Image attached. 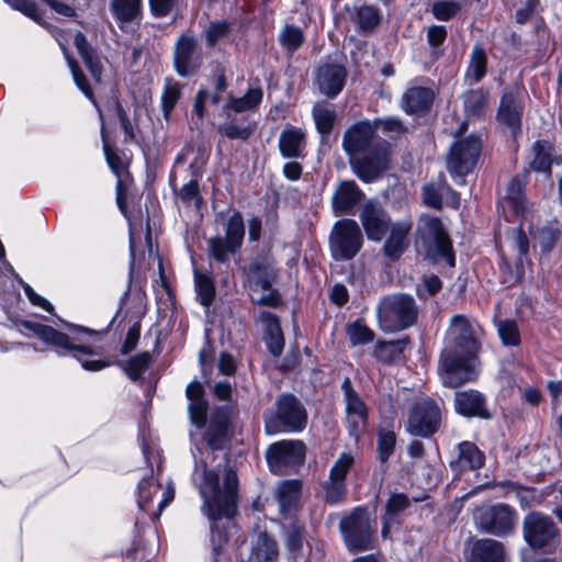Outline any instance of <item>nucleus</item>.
Wrapping results in <instances>:
<instances>
[{"mask_svg":"<svg viewBox=\"0 0 562 562\" xmlns=\"http://www.w3.org/2000/svg\"><path fill=\"white\" fill-rule=\"evenodd\" d=\"M339 529L349 551H364L372 547L374 528L367 508H353L341 518Z\"/></svg>","mask_w":562,"mask_h":562,"instance_id":"nucleus-7","label":"nucleus"},{"mask_svg":"<svg viewBox=\"0 0 562 562\" xmlns=\"http://www.w3.org/2000/svg\"><path fill=\"white\" fill-rule=\"evenodd\" d=\"M396 436L393 431H380L378 438V452L381 462H386L394 452Z\"/></svg>","mask_w":562,"mask_h":562,"instance_id":"nucleus-61","label":"nucleus"},{"mask_svg":"<svg viewBox=\"0 0 562 562\" xmlns=\"http://www.w3.org/2000/svg\"><path fill=\"white\" fill-rule=\"evenodd\" d=\"M347 334L352 346L366 345L374 339L373 330L360 321L349 324Z\"/></svg>","mask_w":562,"mask_h":562,"instance_id":"nucleus-52","label":"nucleus"},{"mask_svg":"<svg viewBox=\"0 0 562 562\" xmlns=\"http://www.w3.org/2000/svg\"><path fill=\"white\" fill-rule=\"evenodd\" d=\"M195 288L202 305L209 306L215 295L214 284L210 277L195 272Z\"/></svg>","mask_w":562,"mask_h":562,"instance_id":"nucleus-57","label":"nucleus"},{"mask_svg":"<svg viewBox=\"0 0 562 562\" xmlns=\"http://www.w3.org/2000/svg\"><path fill=\"white\" fill-rule=\"evenodd\" d=\"M453 404L456 412L464 417H480L483 419L491 417L485 396L476 390L456 392Z\"/></svg>","mask_w":562,"mask_h":562,"instance_id":"nucleus-25","label":"nucleus"},{"mask_svg":"<svg viewBox=\"0 0 562 562\" xmlns=\"http://www.w3.org/2000/svg\"><path fill=\"white\" fill-rule=\"evenodd\" d=\"M441 423L440 405L430 397H422L411 407L405 429L412 436L429 438L440 429Z\"/></svg>","mask_w":562,"mask_h":562,"instance_id":"nucleus-12","label":"nucleus"},{"mask_svg":"<svg viewBox=\"0 0 562 562\" xmlns=\"http://www.w3.org/2000/svg\"><path fill=\"white\" fill-rule=\"evenodd\" d=\"M22 326L32 331L40 340L58 355H71L81 363L87 371H100L110 366L103 360H87L85 356L98 355V351L88 345L86 337L95 334L93 329L72 324H66L69 333H61L52 326L32 321H23Z\"/></svg>","mask_w":562,"mask_h":562,"instance_id":"nucleus-4","label":"nucleus"},{"mask_svg":"<svg viewBox=\"0 0 562 562\" xmlns=\"http://www.w3.org/2000/svg\"><path fill=\"white\" fill-rule=\"evenodd\" d=\"M240 274L244 288L255 293L259 290H270L278 279L279 271L274 258L266 251L241 266Z\"/></svg>","mask_w":562,"mask_h":562,"instance_id":"nucleus-14","label":"nucleus"},{"mask_svg":"<svg viewBox=\"0 0 562 562\" xmlns=\"http://www.w3.org/2000/svg\"><path fill=\"white\" fill-rule=\"evenodd\" d=\"M376 316L383 331H401L415 325L418 317V306L412 295L394 293L379 301Z\"/></svg>","mask_w":562,"mask_h":562,"instance_id":"nucleus-5","label":"nucleus"},{"mask_svg":"<svg viewBox=\"0 0 562 562\" xmlns=\"http://www.w3.org/2000/svg\"><path fill=\"white\" fill-rule=\"evenodd\" d=\"M229 24L226 21H217L210 24L205 31L206 43L214 46L221 38L227 35Z\"/></svg>","mask_w":562,"mask_h":562,"instance_id":"nucleus-62","label":"nucleus"},{"mask_svg":"<svg viewBox=\"0 0 562 562\" xmlns=\"http://www.w3.org/2000/svg\"><path fill=\"white\" fill-rule=\"evenodd\" d=\"M461 10V3L448 0L437 1L431 7L434 16L439 21H449L454 18Z\"/></svg>","mask_w":562,"mask_h":562,"instance_id":"nucleus-59","label":"nucleus"},{"mask_svg":"<svg viewBox=\"0 0 562 562\" xmlns=\"http://www.w3.org/2000/svg\"><path fill=\"white\" fill-rule=\"evenodd\" d=\"M501 282L509 288L515 285L524 276L522 262L517 261L513 267L504 256L499 262Z\"/></svg>","mask_w":562,"mask_h":562,"instance_id":"nucleus-51","label":"nucleus"},{"mask_svg":"<svg viewBox=\"0 0 562 562\" xmlns=\"http://www.w3.org/2000/svg\"><path fill=\"white\" fill-rule=\"evenodd\" d=\"M482 328L475 319L456 314L449 321L439 369L446 386L456 389L479 375L476 355L481 349Z\"/></svg>","mask_w":562,"mask_h":562,"instance_id":"nucleus-1","label":"nucleus"},{"mask_svg":"<svg viewBox=\"0 0 562 562\" xmlns=\"http://www.w3.org/2000/svg\"><path fill=\"white\" fill-rule=\"evenodd\" d=\"M403 350L402 341H379L374 346V356L383 362H392Z\"/></svg>","mask_w":562,"mask_h":562,"instance_id":"nucleus-56","label":"nucleus"},{"mask_svg":"<svg viewBox=\"0 0 562 562\" xmlns=\"http://www.w3.org/2000/svg\"><path fill=\"white\" fill-rule=\"evenodd\" d=\"M359 218L368 239L373 241H381L392 226L387 212L374 200L363 204Z\"/></svg>","mask_w":562,"mask_h":562,"instance_id":"nucleus-21","label":"nucleus"},{"mask_svg":"<svg viewBox=\"0 0 562 562\" xmlns=\"http://www.w3.org/2000/svg\"><path fill=\"white\" fill-rule=\"evenodd\" d=\"M553 155L554 146L551 142L546 139L535 142L530 148V169L550 176L552 171Z\"/></svg>","mask_w":562,"mask_h":562,"instance_id":"nucleus-34","label":"nucleus"},{"mask_svg":"<svg viewBox=\"0 0 562 562\" xmlns=\"http://www.w3.org/2000/svg\"><path fill=\"white\" fill-rule=\"evenodd\" d=\"M301 491V483L295 480L282 482L276 492L280 512L285 515L296 505Z\"/></svg>","mask_w":562,"mask_h":562,"instance_id":"nucleus-42","label":"nucleus"},{"mask_svg":"<svg viewBox=\"0 0 562 562\" xmlns=\"http://www.w3.org/2000/svg\"><path fill=\"white\" fill-rule=\"evenodd\" d=\"M465 562H510L503 542L492 538L474 540L465 551Z\"/></svg>","mask_w":562,"mask_h":562,"instance_id":"nucleus-23","label":"nucleus"},{"mask_svg":"<svg viewBox=\"0 0 562 562\" xmlns=\"http://www.w3.org/2000/svg\"><path fill=\"white\" fill-rule=\"evenodd\" d=\"M224 236H215L207 240L211 258L218 263H226L229 257L238 252L245 238L244 217L239 211H234L224 225Z\"/></svg>","mask_w":562,"mask_h":562,"instance_id":"nucleus-8","label":"nucleus"},{"mask_svg":"<svg viewBox=\"0 0 562 562\" xmlns=\"http://www.w3.org/2000/svg\"><path fill=\"white\" fill-rule=\"evenodd\" d=\"M412 501L403 493L391 494L385 506L382 536L387 537L391 527L398 524L401 516L411 507Z\"/></svg>","mask_w":562,"mask_h":562,"instance_id":"nucleus-38","label":"nucleus"},{"mask_svg":"<svg viewBox=\"0 0 562 562\" xmlns=\"http://www.w3.org/2000/svg\"><path fill=\"white\" fill-rule=\"evenodd\" d=\"M513 247L517 251V261L522 262V257L529 251V239L521 227L513 231Z\"/></svg>","mask_w":562,"mask_h":562,"instance_id":"nucleus-63","label":"nucleus"},{"mask_svg":"<svg viewBox=\"0 0 562 562\" xmlns=\"http://www.w3.org/2000/svg\"><path fill=\"white\" fill-rule=\"evenodd\" d=\"M160 484L157 483L153 476L144 477L137 486V504L142 510L147 509V504L150 503L153 495L157 493Z\"/></svg>","mask_w":562,"mask_h":562,"instance_id":"nucleus-55","label":"nucleus"},{"mask_svg":"<svg viewBox=\"0 0 562 562\" xmlns=\"http://www.w3.org/2000/svg\"><path fill=\"white\" fill-rule=\"evenodd\" d=\"M498 337L504 346L517 347L520 345V333L514 319H501L495 322Z\"/></svg>","mask_w":562,"mask_h":562,"instance_id":"nucleus-49","label":"nucleus"},{"mask_svg":"<svg viewBox=\"0 0 562 562\" xmlns=\"http://www.w3.org/2000/svg\"><path fill=\"white\" fill-rule=\"evenodd\" d=\"M202 57L198 40L191 34L178 37L173 50V66L181 77H189L201 66Z\"/></svg>","mask_w":562,"mask_h":562,"instance_id":"nucleus-20","label":"nucleus"},{"mask_svg":"<svg viewBox=\"0 0 562 562\" xmlns=\"http://www.w3.org/2000/svg\"><path fill=\"white\" fill-rule=\"evenodd\" d=\"M5 3H8L12 9L20 11L24 15L31 18L37 23L44 24L49 32L53 34V36L59 42L60 48L65 55V58L68 63V66L70 68L72 79L76 83V86L82 91V93L93 103L95 106L99 116L101 120H103V114L101 109L99 108L97 101L93 97V91L91 87L88 83V80L77 63L69 56L67 47L59 41V35L61 34V31L54 26H48L45 23L41 22V15L37 12L36 3L32 0H4Z\"/></svg>","mask_w":562,"mask_h":562,"instance_id":"nucleus-11","label":"nucleus"},{"mask_svg":"<svg viewBox=\"0 0 562 562\" xmlns=\"http://www.w3.org/2000/svg\"><path fill=\"white\" fill-rule=\"evenodd\" d=\"M151 361L149 352H142L132 357L128 361L122 364L123 370L133 381H137L142 374L148 369Z\"/></svg>","mask_w":562,"mask_h":562,"instance_id":"nucleus-50","label":"nucleus"},{"mask_svg":"<svg viewBox=\"0 0 562 562\" xmlns=\"http://www.w3.org/2000/svg\"><path fill=\"white\" fill-rule=\"evenodd\" d=\"M474 522L479 531L495 537H506L514 532L517 512L507 504L487 505L474 513Z\"/></svg>","mask_w":562,"mask_h":562,"instance_id":"nucleus-10","label":"nucleus"},{"mask_svg":"<svg viewBox=\"0 0 562 562\" xmlns=\"http://www.w3.org/2000/svg\"><path fill=\"white\" fill-rule=\"evenodd\" d=\"M522 536L530 548L546 549L558 543L560 531L552 518L532 512L524 517Z\"/></svg>","mask_w":562,"mask_h":562,"instance_id":"nucleus-15","label":"nucleus"},{"mask_svg":"<svg viewBox=\"0 0 562 562\" xmlns=\"http://www.w3.org/2000/svg\"><path fill=\"white\" fill-rule=\"evenodd\" d=\"M532 237L539 244L543 252H549L553 249L557 239L559 237V231L551 224H548L541 228L530 232Z\"/></svg>","mask_w":562,"mask_h":562,"instance_id":"nucleus-53","label":"nucleus"},{"mask_svg":"<svg viewBox=\"0 0 562 562\" xmlns=\"http://www.w3.org/2000/svg\"><path fill=\"white\" fill-rule=\"evenodd\" d=\"M258 321L261 323V325L263 327L265 335H270V334L281 331L279 318L277 317L276 314H273L271 312H268V311L260 312V314L258 315Z\"/></svg>","mask_w":562,"mask_h":562,"instance_id":"nucleus-64","label":"nucleus"},{"mask_svg":"<svg viewBox=\"0 0 562 562\" xmlns=\"http://www.w3.org/2000/svg\"><path fill=\"white\" fill-rule=\"evenodd\" d=\"M490 93L483 88L471 89L462 94L463 108L469 116H481L488 104Z\"/></svg>","mask_w":562,"mask_h":562,"instance_id":"nucleus-43","label":"nucleus"},{"mask_svg":"<svg viewBox=\"0 0 562 562\" xmlns=\"http://www.w3.org/2000/svg\"><path fill=\"white\" fill-rule=\"evenodd\" d=\"M110 11L120 24L133 22L142 13V0H111Z\"/></svg>","mask_w":562,"mask_h":562,"instance_id":"nucleus-41","label":"nucleus"},{"mask_svg":"<svg viewBox=\"0 0 562 562\" xmlns=\"http://www.w3.org/2000/svg\"><path fill=\"white\" fill-rule=\"evenodd\" d=\"M101 137H102L103 151H104V155L106 158V162H108L110 169L112 170V172L119 178L117 186H116V189H117L116 200H117V205H119L120 210L122 212H124V209H125L124 200L121 194V186H122L121 177H122L123 172L125 171V166H124L123 160L119 156V154L113 148H111V146L109 145V143L105 138L103 125L101 126Z\"/></svg>","mask_w":562,"mask_h":562,"instance_id":"nucleus-40","label":"nucleus"},{"mask_svg":"<svg viewBox=\"0 0 562 562\" xmlns=\"http://www.w3.org/2000/svg\"><path fill=\"white\" fill-rule=\"evenodd\" d=\"M181 95V85L173 78H166L164 91L161 94V109L166 121H169L170 115L179 101Z\"/></svg>","mask_w":562,"mask_h":562,"instance_id":"nucleus-47","label":"nucleus"},{"mask_svg":"<svg viewBox=\"0 0 562 562\" xmlns=\"http://www.w3.org/2000/svg\"><path fill=\"white\" fill-rule=\"evenodd\" d=\"M263 91L261 88H249L245 95H229L226 103L222 108V113L238 114L247 111H254L261 103Z\"/></svg>","mask_w":562,"mask_h":562,"instance_id":"nucleus-37","label":"nucleus"},{"mask_svg":"<svg viewBox=\"0 0 562 562\" xmlns=\"http://www.w3.org/2000/svg\"><path fill=\"white\" fill-rule=\"evenodd\" d=\"M481 150L482 142L475 135H470L452 144L447 159V168L457 184L464 183V177L474 169Z\"/></svg>","mask_w":562,"mask_h":562,"instance_id":"nucleus-13","label":"nucleus"},{"mask_svg":"<svg viewBox=\"0 0 562 562\" xmlns=\"http://www.w3.org/2000/svg\"><path fill=\"white\" fill-rule=\"evenodd\" d=\"M341 146L351 170L366 183L375 181L387 168L385 144L376 138L375 126L368 120L347 128Z\"/></svg>","mask_w":562,"mask_h":562,"instance_id":"nucleus-3","label":"nucleus"},{"mask_svg":"<svg viewBox=\"0 0 562 562\" xmlns=\"http://www.w3.org/2000/svg\"><path fill=\"white\" fill-rule=\"evenodd\" d=\"M447 38V29L443 25H431L427 30V42L431 48V55L439 58L442 55L440 46Z\"/></svg>","mask_w":562,"mask_h":562,"instance_id":"nucleus-58","label":"nucleus"},{"mask_svg":"<svg viewBox=\"0 0 562 562\" xmlns=\"http://www.w3.org/2000/svg\"><path fill=\"white\" fill-rule=\"evenodd\" d=\"M278 145L283 158H303L305 156L306 134L300 127L286 125L279 136Z\"/></svg>","mask_w":562,"mask_h":562,"instance_id":"nucleus-27","label":"nucleus"},{"mask_svg":"<svg viewBox=\"0 0 562 562\" xmlns=\"http://www.w3.org/2000/svg\"><path fill=\"white\" fill-rule=\"evenodd\" d=\"M363 236L358 223L351 218L337 221L329 234V250L336 261L355 258L362 248Z\"/></svg>","mask_w":562,"mask_h":562,"instance_id":"nucleus-9","label":"nucleus"},{"mask_svg":"<svg viewBox=\"0 0 562 562\" xmlns=\"http://www.w3.org/2000/svg\"><path fill=\"white\" fill-rule=\"evenodd\" d=\"M487 71V54L485 49L476 44L473 46L468 61V67L464 74V81L469 86L479 83L486 75Z\"/></svg>","mask_w":562,"mask_h":562,"instance_id":"nucleus-39","label":"nucleus"},{"mask_svg":"<svg viewBox=\"0 0 562 562\" xmlns=\"http://www.w3.org/2000/svg\"><path fill=\"white\" fill-rule=\"evenodd\" d=\"M75 46L78 54L89 69L91 76L97 82H101L103 66L98 52L91 47L83 33L78 32L75 36Z\"/></svg>","mask_w":562,"mask_h":562,"instance_id":"nucleus-36","label":"nucleus"},{"mask_svg":"<svg viewBox=\"0 0 562 562\" xmlns=\"http://www.w3.org/2000/svg\"><path fill=\"white\" fill-rule=\"evenodd\" d=\"M411 228L412 224L406 221L392 224L389 228L390 235L383 246L385 257L396 260L402 256L408 245L407 236Z\"/></svg>","mask_w":562,"mask_h":562,"instance_id":"nucleus-30","label":"nucleus"},{"mask_svg":"<svg viewBox=\"0 0 562 562\" xmlns=\"http://www.w3.org/2000/svg\"><path fill=\"white\" fill-rule=\"evenodd\" d=\"M312 115L317 132L322 135H328L336 120L334 105L328 102H317L313 106Z\"/></svg>","mask_w":562,"mask_h":562,"instance_id":"nucleus-45","label":"nucleus"},{"mask_svg":"<svg viewBox=\"0 0 562 562\" xmlns=\"http://www.w3.org/2000/svg\"><path fill=\"white\" fill-rule=\"evenodd\" d=\"M267 432L301 431L307 422L302 403L292 394H282L276 401V411L263 415Z\"/></svg>","mask_w":562,"mask_h":562,"instance_id":"nucleus-6","label":"nucleus"},{"mask_svg":"<svg viewBox=\"0 0 562 562\" xmlns=\"http://www.w3.org/2000/svg\"><path fill=\"white\" fill-rule=\"evenodd\" d=\"M237 474L229 470L225 474L224 490L220 488L218 474L203 469V484L200 495L203 498L202 512L207 516L211 526V543L213 562L228 541L229 529L234 526L233 517L237 510Z\"/></svg>","mask_w":562,"mask_h":562,"instance_id":"nucleus-2","label":"nucleus"},{"mask_svg":"<svg viewBox=\"0 0 562 562\" xmlns=\"http://www.w3.org/2000/svg\"><path fill=\"white\" fill-rule=\"evenodd\" d=\"M418 231L428 256L443 258L450 266L454 265L451 241L439 218L422 217Z\"/></svg>","mask_w":562,"mask_h":562,"instance_id":"nucleus-16","label":"nucleus"},{"mask_svg":"<svg viewBox=\"0 0 562 562\" xmlns=\"http://www.w3.org/2000/svg\"><path fill=\"white\" fill-rule=\"evenodd\" d=\"M225 120L217 126V132L228 139L247 142L256 130V123L246 116L222 113Z\"/></svg>","mask_w":562,"mask_h":562,"instance_id":"nucleus-28","label":"nucleus"},{"mask_svg":"<svg viewBox=\"0 0 562 562\" xmlns=\"http://www.w3.org/2000/svg\"><path fill=\"white\" fill-rule=\"evenodd\" d=\"M278 546L267 532H259L252 547V557L258 562H276Z\"/></svg>","mask_w":562,"mask_h":562,"instance_id":"nucleus-44","label":"nucleus"},{"mask_svg":"<svg viewBox=\"0 0 562 562\" xmlns=\"http://www.w3.org/2000/svg\"><path fill=\"white\" fill-rule=\"evenodd\" d=\"M279 41L286 52L293 53L302 45L304 35L300 27L286 25L280 33Z\"/></svg>","mask_w":562,"mask_h":562,"instance_id":"nucleus-54","label":"nucleus"},{"mask_svg":"<svg viewBox=\"0 0 562 562\" xmlns=\"http://www.w3.org/2000/svg\"><path fill=\"white\" fill-rule=\"evenodd\" d=\"M186 395L190 402L189 416L196 428H203L206 423L207 402L204 400V389L198 381L189 383Z\"/></svg>","mask_w":562,"mask_h":562,"instance_id":"nucleus-29","label":"nucleus"},{"mask_svg":"<svg viewBox=\"0 0 562 562\" xmlns=\"http://www.w3.org/2000/svg\"><path fill=\"white\" fill-rule=\"evenodd\" d=\"M352 20L362 33H369L379 25L381 12L374 5L364 4L356 8Z\"/></svg>","mask_w":562,"mask_h":562,"instance_id":"nucleus-46","label":"nucleus"},{"mask_svg":"<svg viewBox=\"0 0 562 562\" xmlns=\"http://www.w3.org/2000/svg\"><path fill=\"white\" fill-rule=\"evenodd\" d=\"M266 457L271 472L290 474L304 462L305 446L300 440H283L271 445Z\"/></svg>","mask_w":562,"mask_h":562,"instance_id":"nucleus-17","label":"nucleus"},{"mask_svg":"<svg viewBox=\"0 0 562 562\" xmlns=\"http://www.w3.org/2000/svg\"><path fill=\"white\" fill-rule=\"evenodd\" d=\"M229 416L225 408L215 409L210 419L205 434L206 441L212 449H221L227 440Z\"/></svg>","mask_w":562,"mask_h":562,"instance_id":"nucleus-32","label":"nucleus"},{"mask_svg":"<svg viewBox=\"0 0 562 562\" xmlns=\"http://www.w3.org/2000/svg\"><path fill=\"white\" fill-rule=\"evenodd\" d=\"M347 71L338 64H325L317 69L316 83L319 91L328 98H335L342 90Z\"/></svg>","mask_w":562,"mask_h":562,"instance_id":"nucleus-26","label":"nucleus"},{"mask_svg":"<svg viewBox=\"0 0 562 562\" xmlns=\"http://www.w3.org/2000/svg\"><path fill=\"white\" fill-rule=\"evenodd\" d=\"M303 527L292 522L285 530V544L294 562H304V557L300 554L303 548Z\"/></svg>","mask_w":562,"mask_h":562,"instance_id":"nucleus-48","label":"nucleus"},{"mask_svg":"<svg viewBox=\"0 0 562 562\" xmlns=\"http://www.w3.org/2000/svg\"><path fill=\"white\" fill-rule=\"evenodd\" d=\"M341 389L346 401L348 432L357 439L366 429L368 419L367 406L353 390L348 378L342 382Z\"/></svg>","mask_w":562,"mask_h":562,"instance_id":"nucleus-22","label":"nucleus"},{"mask_svg":"<svg viewBox=\"0 0 562 562\" xmlns=\"http://www.w3.org/2000/svg\"><path fill=\"white\" fill-rule=\"evenodd\" d=\"M434 100V92L425 87H412L402 97V108L407 114L427 111Z\"/></svg>","mask_w":562,"mask_h":562,"instance_id":"nucleus-35","label":"nucleus"},{"mask_svg":"<svg viewBox=\"0 0 562 562\" xmlns=\"http://www.w3.org/2000/svg\"><path fill=\"white\" fill-rule=\"evenodd\" d=\"M355 463L349 452H342L329 470L328 479L323 483L324 499L330 505L345 502L347 495L346 477Z\"/></svg>","mask_w":562,"mask_h":562,"instance_id":"nucleus-18","label":"nucleus"},{"mask_svg":"<svg viewBox=\"0 0 562 562\" xmlns=\"http://www.w3.org/2000/svg\"><path fill=\"white\" fill-rule=\"evenodd\" d=\"M179 196L186 205L193 204L195 207L200 209L201 205L203 204V198L199 191L198 180H191L188 183H186L181 188Z\"/></svg>","mask_w":562,"mask_h":562,"instance_id":"nucleus-60","label":"nucleus"},{"mask_svg":"<svg viewBox=\"0 0 562 562\" xmlns=\"http://www.w3.org/2000/svg\"><path fill=\"white\" fill-rule=\"evenodd\" d=\"M485 456L471 441H462L458 445V459L451 461L450 467L454 471L477 470L484 465Z\"/></svg>","mask_w":562,"mask_h":562,"instance_id":"nucleus-31","label":"nucleus"},{"mask_svg":"<svg viewBox=\"0 0 562 562\" xmlns=\"http://www.w3.org/2000/svg\"><path fill=\"white\" fill-rule=\"evenodd\" d=\"M522 92L518 86L507 87L501 98L497 110L498 122L506 126L514 138L521 133V117L524 112Z\"/></svg>","mask_w":562,"mask_h":562,"instance_id":"nucleus-19","label":"nucleus"},{"mask_svg":"<svg viewBox=\"0 0 562 562\" xmlns=\"http://www.w3.org/2000/svg\"><path fill=\"white\" fill-rule=\"evenodd\" d=\"M364 193L353 180L338 183L333 196L331 209L335 216L351 215L355 207L363 200Z\"/></svg>","mask_w":562,"mask_h":562,"instance_id":"nucleus-24","label":"nucleus"},{"mask_svg":"<svg viewBox=\"0 0 562 562\" xmlns=\"http://www.w3.org/2000/svg\"><path fill=\"white\" fill-rule=\"evenodd\" d=\"M528 173L516 175L513 177L505 188V200L514 209V211L524 218L528 212V203L525 198V187Z\"/></svg>","mask_w":562,"mask_h":562,"instance_id":"nucleus-33","label":"nucleus"}]
</instances>
